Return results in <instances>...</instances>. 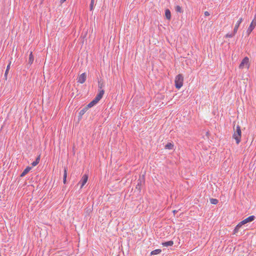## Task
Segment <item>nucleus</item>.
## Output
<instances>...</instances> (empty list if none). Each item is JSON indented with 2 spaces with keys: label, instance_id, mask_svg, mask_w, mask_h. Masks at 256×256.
Segmentation results:
<instances>
[{
  "label": "nucleus",
  "instance_id": "1",
  "mask_svg": "<svg viewBox=\"0 0 256 256\" xmlns=\"http://www.w3.org/2000/svg\"><path fill=\"white\" fill-rule=\"evenodd\" d=\"M234 131L232 138L236 140V144H238L240 142L242 136V131L240 126L238 124L236 128L234 126Z\"/></svg>",
  "mask_w": 256,
  "mask_h": 256
},
{
  "label": "nucleus",
  "instance_id": "2",
  "mask_svg": "<svg viewBox=\"0 0 256 256\" xmlns=\"http://www.w3.org/2000/svg\"><path fill=\"white\" fill-rule=\"evenodd\" d=\"M184 77L182 74H178L175 78V86L176 88L180 89L183 85Z\"/></svg>",
  "mask_w": 256,
  "mask_h": 256
},
{
  "label": "nucleus",
  "instance_id": "3",
  "mask_svg": "<svg viewBox=\"0 0 256 256\" xmlns=\"http://www.w3.org/2000/svg\"><path fill=\"white\" fill-rule=\"evenodd\" d=\"M256 26V14H255L252 22H251L250 26L246 30L247 35L248 36L252 31L254 30Z\"/></svg>",
  "mask_w": 256,
  "mask_h": 256
},
{
  "label": "nucleus",
  "instance_id": "4",
  "mask_svg": "<svg viewBox=\"0 0 256 256\" xmlns=\"http://www.w3.org/2000/svg\"><path fill=\"white\" fill-rule=\"evenodd\" d=\"M250 62H249V58L248 57L246 56L243 58L242 61L241 62L240 66L239 68L240 69H242L246 66L248 68L250 67Z\"/></svg>",
  "mask_w": 256,
  "mask_h": 256
},
{
  "label": "nucleus",
  "instance_id": "5",
  "mask_svg": "<svg viewBox=\"0 0 256 256\" xmlns=\"http://www.w3.org/2000/svg\"><path fill=\"white\" fill-rule=\"evenodd\" d=\"M256 219V216H251L244 220L241 222L242 224H245L248 222H252L254 221Z\"/></svg>",
  "mask_w": 256,
  "mask_h": 256
},
{
  "label": "nucleus",
  "instance_id": "6",
  "mask_svg": "<svg viewBox=\"0 0 256 256\" xmlns=\"http://www.w3.org/2000/svg\"><path fill=\"white\" fill-rule=\"evenodd\" d=\"M86 78V72L81 74L78 78V82L80 84H83L85 82Z\"/></svg>",
  "mask_w": 256,
  "mask_h": 256
},
{
  "label": "nucleus",
  "instance_id": "7",
  "mask_svg": "<svg viewBox=\"0 0 256 256\" xmlns=\"http://www.w3.org/2000/svg\"><path fill=\"white\" fill-rule=\"evenodd\" d=\"M88 174H84L80 183L81 184V186H80V188H82L83 187V186L86 183V182H88Z\"/></svg>",
  "mask_w": 256,
  "mask_h": 256
},
{
  "label": "nucleus",
  "instance_id": "8",
  "mask_svg": "<svg viewBox=\"0 0 256 256\" xmlns=\"http://www.w3.org/2000/svg\"><path fill=\"white\" fill-rule=\"evenodd\" d=\"M242 21L243 18H240L237 22L234 28V34H236L237 32L239 26Z\"/></svg>",
  "mask_w": 256,
  "mask_h": 256
},
{
  "label": "nucleus",
  "instance_id": "9",
  "mask_svg": "<svg viewBox=\"0 0 256 256\" xmlns=\"http://www.w3.org/2000/svg\"><path fill=\"white\" fill-rule=\"evenodd\" d=\"M32 169V168L30 166H27L24 170L23 171V172L20 174V177H24V176Z\"/></svg>",
  "mask_w": 256,
  "mask_h": 256
},
{
  "label": "nucleus",
  "instance_id": "10",
  "mask_svg": "<svg viewBox=\"0 0 256 256\" xmlns=\"http://www.w3.org/2000/svg\"><path fill=\"white\" fill-rule=\"evenodd\" d=\"M165 17L168 20H171V12L169 9H166L165 10Z\"/></svg>",
  "mask_w": 256,
  "mask_h": 256
},
{
  "label": "nucleus",
  "instance_id": "11",
  "mask_svg": "<svg viewBox=\"0 0 256 256\" xmlns=\"http://www.w3.org/2000/svg\"><path fill=\"white\" fill-rule=\"evenodd\" d=\"M98 92H99L98 93L96 94V97L97 98H98L100 100L104 96V90H101Z\"/></svg>",
  "mask_w": 256,
  "mask_h": 256
},
{
  "label": "nucleus",
  "instance_id": "12",
  "mask_svg": "<svg viewBox=\"0 0 256 256\" xmlns=\"http://www.w3.org/2000/svg\"><path fill=\"white\" fill-rule=\"evenodd\" d=\"M88 109L89 108H87V106H86L84 108L80 110L79 112V116L82 117V116H83Z\"/></svg>",
  "mask_w": 256,
  "mask_h": 256
},
{
  "label": "nucleus",
  "instance_id": "13",
  "mask_svg": "<svg viewBox=\"0 0 256 256\" xmlns=\"http://www.w3.org/2000/svg\"><path fill=\"white\" fill-rule=\"evenodd\" d=\"M174 9H175L176 12H179L180 14H182L184 12V10L182 8V7L180 6H178V5L176 6H175Z\"/></svg>",
  "mask_w": 256,
  "mask_h": 256
},
{
  "label": "nucleus",
  "instance_id": "14",
  "mask_svg": "<svg viewBox=\"0 0 256 256\" xmlns=\"http://www.w3.org/2000/svg\"><path fill=\"white\" fill-rule=\"evenodd\" d=\"M34 60V56L32 54V52H31L29 55L28 64L31 65L33 63Z\"/></svg>",
  "mask_w": 256,
  "mask_h": 256
},
{
  "label": "nucleus",
  "instance_id": "15",
  "mask_svg": "<svg viewBox=\"0 0 256 256\" xmlns=\"http://www.w3.org/2000/svg\"><path fill=\"white\" fill-rule=\"evenodd\" d=\"M242 225H243V224H241V222H240L238 224H237V225L235 227V228H234V232H233V234H235L237 233V232H238V230H239L240 228H241V226H242Z\"/></svg>",
  "mask_w": 256,
  "mask_h": 256
},
{
  "label": "nucleus",
  "instance_id": "16",
  "mask_svg": "<svg viewBox=\"0 0 256 256\" xmlns=\"http://www.w3.org/2000/svg\"><path fill=\"white\" fill-rule=\"evenodd\" d=\"M174 244V242L172 240H170L168 242H162V244L164 246H172Z\"/></svg>",
  "mask_w": 256,
  "mask_h": 256
},
{
  "label": "nucleus",
  "instance_id": "17",
  "mask_svg": "<svg viewBox=\"0 0 256 256\" xmlns=\"http://www.w3.org/2000/svg\"><path fill=\"white\" fill-rule=\"evenodd\" d=\"M174 145L171 142H168L165 146V148L168 150H172L174 149Z\"/></svg>",
  "mask_w": 256,
  "mask_h": 256
},
{
  "label": "nucleus",
  "instance_id": "18",
  "mask_svg": "<svg viewBox=\"0 0 256 256\" xmlns=\"http://www.w3.org/2000/svg\"><path fill=\"white\" fill-rule=\"evenodd\" d=\"M40 155L38 156L36 160L33 162L32 163V165L33 166H36L40 162Z\"/></svg>",
  "mask_w": 256,
  "mask_h": 256
},
{
  "label": "nucleus",
  "instance_id": "19",
  "mask_svg": "<svg viewBox=\"0 0 256 256\" xmlns=\"http://www.w3.org/2000/svg\"><path fill=\"white\" fill-rule=\"evenodd\" d=\"M96 104V102L94 100H92L88 104H87L86 106H87V108H92L94 106H95Z\"/></svg>",
  "mask_w": 256,
  "mask_h": 256
},
{
  "label": "nucleus",
  "instance_id": "20",
  "mask_svg": "<svg viewBox=\"0 0 256 256\" xmlns=\"http://www.w3.org/2000/svg\"><path fill=\"white\" fill-rule=\"evenodd\" d=\"M161 252H162L161 250L156 249L154 250H152L150 254H151V255L158 254H159Z\"/></svg>",
  "mask_w": 256,
  "mask_h": 256
},
{
  "label": "nucleus",
  "instance_id": "21",
  "mask_svg": "<svg viewBox=\"0 0 256 256\" xmlns=\"http://www.w3.org/2000/svg\"><path fill=\"white\" fill-rule=\"evenodd\" d=\"M66 176H67L66 169V168H64V176H63V182L64 184L66 183Z\"/></svg>",
  "mask_w": 256,
  "mask_h": 256
},
{
  "label": "nucleus",
  "instance_id": "22",
  "mask_svg": "<svg viewBox=\"0 0 256 256\" xmlns=\"http://www.w3.org/2000/svg\"><path fill=\"white\" fill-rule=\"evenodd\" d=\"M104 86V84L103 82H102L101 81H98V91H100L101 90H103L102 88Z\"/></svg>",
  "mask_w": 256,
  "mask_h": 256
},
{
  "label": "nucleus",
  "instance_id": "23",
  "mask_svg": "<svg viewBox=\"0 0 256 256\" xmlns=\"http://www.w3.org/2000/svg\"><path fill=\"white\" fill-rule=\"evenodd\" d=\"M210 202L212 204H216L218 203V200L217 199L212 198L210 199Z\"/></svg>",
  "mask_w": 256,
  "mask_h": 256
},
{
  "label": "nucleus",
  "instance_id": "24",
  "mask_svg": "<svg viewBox=\"0 0 256 256\" xmlns=\"http://www.w3.org/2000/svg\"><path fill=\"white\" fill-rule=\"evenodd\" d=\"M236 34H234V30H233V32L232 33V34H227L226 35V38H232L233 37L234 35Z\"/></svg>",
  "mask_w": 256,
  "mask_h": 256
},
{
  "label": "nucleus",
  "instance_id": "25",
  "mask_svg": "<svg viewBox=\"0 0 256 256\" xmlns=\"http://www.w3.org/2000/svg\"><path fill=\"white\" fill-rule=\"evenodd\" d=\"M94 0H91L90 4V10H92L94 8Z\"/></svg>",
  "mask_w": 256,
  "mask_h": 256
},
{
  "label": "nucleus",
  "instance_id": "26",
  "mask_svg": "<svg viewBox=\"0 0 256 256\" xmlns=\"http://www.w3.org/2000/svg\"><path fill=\"white\" fill-rule=\"evenodd\" d=\"M8 70H6L5 73H4V77L6 80L7 79V76H8Z\"/></svg>",
  "mask_w": 256,
  "mask_h": 256
},
{
  "label": "nucleus",
  "instance_id": "27",
  "mask_svg": "<svg viewBox=\"0 0 256 256\" xmlns=\"http://www.w3.org/2000/svg\"><path fill=\"white\" fill-rule=\"evenodd\" d=\"M93 100L96 102V104H97L100 100V99L96 97H95Z\"/></svg>",
  "mask_w": 256,
  "mask_h": 256
},
{
  "label": "nucleus",
  "instance_id": "28",
  "mask_svg": "<svg viewBox=\"0 0 256 256\" xmlns=\"http://www.w3.org/2000/svg\"><path fill=\"white\" fill-rule=\"evenodd\" d=\"M10 64H11V62H10L9 64L8 65V66L6 67V70H8V71H9L10 68Z\"/></svg>",
  "mask_w": 256,
  "mask_h": 256
},
{
  "label": "nucleus",
  "instance_id": "29",
  "mask_svg": "<svg viewBox=\"0 0 256 256\" xmlns=\"http://www.w3.org/2000/svg\"><path fill=\"white\" fill-rule=\"evenodd\" d=\"M204 15L205 16H209L210 14L208 12L206 11L204 12Z\"/></svg>",
  "mask_w": 256,
  "mask_h": 256
},
{
  "label": "nucleus",
  "instance_id": "30",
  "mask_svg": "<svg viewBox=\"0 0 256 256\" xmlns=\"http://www.w3.org/2000/svg\"><path fill=\"white\" fill-rule=\"evenodd\" d=\"M65 1H66V0H60V3L62 4V3L64 2Z\"/></svg>",
  "mask_w": 256,
  "mask_h": 256
},
{
  "label": "nucleus",
  "instance_id": "31",
  "mask_svg": "<svg viewBox=\"0 0 256 256\" xmlns=\"http://www.w3.org/2000/svg\"><path fill=\"white\" fill-rule=\"evenodd\" d=\"M176 212V210H175L173 211V212H174V214H175Z\"/></svg>",
  "mask_w": 256,
  "mask_h": 256
}]
</instances>
